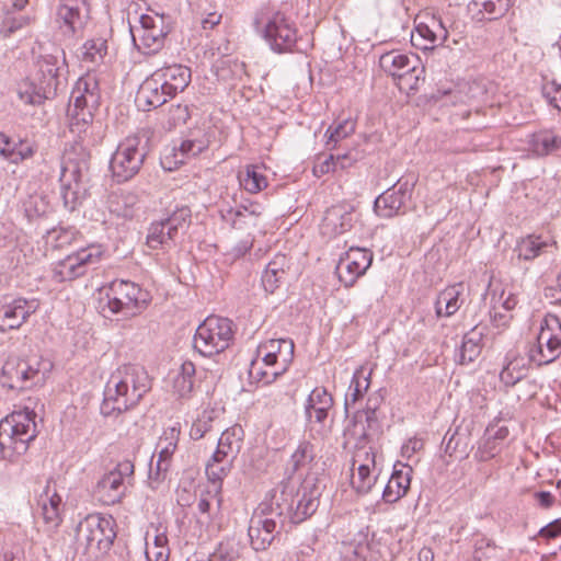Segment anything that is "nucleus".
I'll list each match as a JSON object with an SVG mask.
<instances>
[{
  "instance_id": "27",
  "label": "nucleus",
  "mask_w": 561,
  "mask_h": 561,
  "mask_svg": "<svg viewBox=\"0 0 561 561\" xmlns=\"http://www.w3.org/2000/svg\"><path fill=\"white\" fill-rule=\"evenodd\" d=\"M38 505L43 519L49 530H55L61 523L62 500L55 488L48 483L39 494Z\"/></svg>"
},
{
  "instance_id": "60",
  "label": "nucleus",
  "mask_w": 561,
  "mask_h": 561,
  "mask_svg": "<svg viewBox=\"0 0 561 561\" xmlns=\"http://www.w3.org/2000/svg\"><path fill=\"white\" fill-rule=\"evenodd\" d=\"M188 117L190 114L187 106H183L181 104L172 105L170 108L169 125L172 127L179 124H185Z\"/></svg>"
},
{
  "instance_id": "52",
  "label": "nucleus",
  "mask_w": 561,
  "mask_h": 561,
  "mask_svg": "<svg viewBox=\"0 0 561 561\" xmlns=\"http://www.w3.org/2000/svg\"><path fill=\"white\" fill-rule=\"evenodd\" d=\"M172 460L157 455L156 463L151 460L148 474V483L152 490H157L167 479Z\"/></svg>"
},
{
  "instance_id": "38",
  "label": "nucleus",
  "mask_w": 561,
  "mask_h": 561,
  "mask_svg": "<svg viewBox=\"0 0 561 561\" xmlns=\"http://www.w3.org/2000/svg\"><path fill=\"white\" fill-rule=\"evenodd\" d=\"M461 291L458 286H450L440 291L435 301L437 317H450L455 314L463 300L460 299Z\"/></svg>"
},
{
  "instance_id": "57",
  "label": "nucleus",
  "mask_w": 561,
  "mask_h": 561,
  "mask_svg": "<svg viewBox=\"0 0 561 561\" xmlns=\"http://www.w3.org/2000/svg\"><path fill=\"white\" fill-rule=\"evenodd\" d=\"M126 376L117 381L115 386H145V379L147 378L146 373L141 367L127 366L125 368Z\"/></svg>"
},
{
  "instance_id": "30",
  "label": "nucleus",
  "mask_w": 561,
  "mask_h": 561,
  "mask_svg": "<svg viewBox=\"0 0 561 561\" xmlns=\"http://www.w3.org/2000/svg\"><path fill=\"white\" fill-rule=\"evenodd\" d=\"M278 533L273 520L251 517L248 535L254 550L263 551L267 549Z\"/></svg>"
},
{
  "instance_id": "7",
  "label": "nucleus",
  "mask_w": 561,
  "mask_h": 561,
  "mask_svg": "<svg viewBox=\"0 0 561 561\" xmlns=\"http://www.w3.org/2000/svg\"><path fill=\"white\" fill-rule=\"evenodd\" d=\"M148 142L147 137L134 135L118 144L110 161V170L116 182H127L139 173L149 151Z\"/></svg>"
},
{
  "instance_id": "51",
  "label": "nucleus",
  "mask_w": 561,
  "mask_h": 561,
  "mask_svg": "<svg viewBox=\"0 0 561 561\" xmlns=\"http://www.w3.org/2000/svg\"><path fill=\"white\" fill-rule=\"evenodd\" d=\"M218 416L219 411L215 409L203 411V413L197 417L190 430L191 438L195 440L203 438L206 433L211 431L213 423L218 419Z\"/></svg>"
},
{
  "instance_id": "35",
  "label": "nucleus",
  "mask_w": 561,
  "mask_h": 561,
  "mask_svg": "<svg viewBox=\"0 0 561 561\" xmlns=\"http://www.w3.org/2000/svg\"><path fill=\"white\" fill-rule=\"evenodd\" d=\"M530 150L538 157L552 154L561 150V137L552 130H539L531 135Z\"/></svg>"
},
{
  "instance_id": "47",
  "label": "nucleus",
  "mask_w": 561,
  "mask_h": 561,
  "mask_svg": "<svg viewBox=\"0 0 561 561\" xmlns=\"http://www.w3.org/2000/svg\"><path fill=\"white\" fill-rule=\"evenodd\" d=\"M241 186L251 194H256L267 186L266 178L257 171L255 165H247L244 172L239 173Z\"/></svg>"
},
{
  "instance_id": "21",
  "label": "nucleus",
  "mask_w": 561,
  "mask_h": 561,
  "mask_svg": "<svg viewBox=\"0 0 561 561\" xmlns=\"http://www.w3.org/2000/svg\"><path fill=\"white\" fill-rule=\"evenodd\" d=\"M537 345L547 347V359H539V366L554 362L561 355V320L554 314H547L540 325Z\"/></svg>"
},
{
  "instance_id": "48",
  "label": "nucleus",
  "mask_w": 561,
  "mask_h": 561,
  "mask_svg": "<svg viewBox=\"0 0 561 561\" xmlns=\"http://www.w3.org/2000/svg\"><path fill=\"white\" fill-rule=\"evenodd\" d=\"M20 100L25 104L39 105L45 100L54 96L53 93H48V90L41 85L38 82H25L19 89Z\"/></svg>"
},
{
  "instance_id": "31",
  "label": "nucleus",
  "mask_w": 561,
  "mask_h": 561,
  "mask_svg": "<svg viewBox=\"0 0 561 561\" xmlns=\"http://www.w3.org/2000/svg\"><path fill=\"white\" fill-rule=\"evenodd\" d=\"M138 201L136 193L118 190L108 195L107 207L111 214L124 219H131L136 214Z\"/></svg>"
},
{
  "instance_id": "19",
  "label": "nucleus",
  "mask_w": 561,
  "mask_h": 561,
  "mask_svg": "<svg viewBox=\"0 0 561 561\" xmlns=\"http://www.w3.org/2000/svg\"><path fill=\"white\" fill-rule=\"evenodd\" d=\"M53 368L49 359H35L34 363H5L2 368L3 376H8L10 381H31L33 386H39L47 381V376Z\"/></svg>"
},
{
  "instance_id": "56",
  "label": "nucleus",
  "mask_w": 561,
  "mask_h": 561,
  "mask_svg": "<svg viewBox=\"0 0 561 561\" xmlns=\"http://www.w3.org/2000/svg\"><path fill=\"white\" fill-rule=\"evenodd\" d=\"M424 72L423 67H419L417 64L414 66V70L407 71L400 75L398 85L401 90L416 91L420 85V81H423L422 75Z\"/></svg>"
},
{
  "instance_id": "55",
  "label": "nucleus",
  "mask_w": 561,
  "mask_h": 561,
  "mask_svg": "<svg viewBox=\"0 0 561 561\" xmlns=\"http://www.w3.org/2000/svg\"><path fill=\"white\" fill-rule=\"evenodd\" d=\"M30 22H31V19L27 15H24V14L15 15L12 13H7V15L4 16V19L1 23L0 33L4 37H9L12 34H14L16 31L27 26L30 24Z\"/></svg>"
},
{
  "instance_id": "43",
  "label": "nucleus",
  "mask_w": 561,
  "mask_h": 561,
  "mask_svg": "<svg viewBox=\"0 0 561 561\" xmlns=\"http://www.w3.org/2000/svg\"><path fill=\"white\" fill-rule=\"evenodd\" d=\"M90 8H58V18L70 28L72 33L81 31L89 20Z\"/></svg>"
},
{
  "instance_id": "4",
  "label": "nucleus",
  "mask_w": 561,
  "mask_h": 561,
  "mask_svg": "<svg viewBox=\"0 0 561 561\" xmlns=\"http://www.w3.org/2000/svg\"><path fill=\"white\" fill-rule=\"evenodd\" d=\"M90 151L79 142L73 144L64 153L60 172V195L66 208L73 210L81 194V185L88 181L90 171Z\"/></svg>"
},
{
  "instance_id": "2",
  "label": "nucleus",
  "mask_w": 561,
  "mask_h": 561,
  "mask_svg": "<svg viewBox=\"0 0 561 561\" xmlns=\"http://www.w3.org/2000/svg\"><path fill=\"white\" fill-rule=\"evenodd\" d=\"M253 24L273 51H293L298 31L295 21L286 11L275 7H262L255 13Z\"/></svg>"
},
{
  "instance_id": "29",
  "label": "nucleus",
  "mask_w": 561,
  "mask_h": 561,
  "mask_svg": "<svg viewBox=\"0 0 561 561\" xmlns=\"http://www.w3.org/2000/svg\"><path fill=\"white\" fill-rule=\"evenodd\" d=\"M412 468L407 465L394 466V470L386 484L382 499L387 503H394L404 496L410 488Z\"/></svg>"
},
{
  "instance_id": "13",
  "label": "nucleus",
  "mask_w": 561,
  "mask_h": 561,
  "mask_svg": "<svg viewBox=\"0 0 561 561\" xmlns=\"http://www.w3.org/2000/svg\"><path fill=\"white\" fill-rule=\"evenodd\" d=\"M294 488L280 484L272 490L259 504L253 517L273 520L275 529L280 530L286 517L290 518Z\"/></svg>"
},
{
  "instance_id": "1",
  "label": "nucleus",
  "mask_w": 561,
  "mask_h": 561,
  "mask_svg": "<svg viewBox=\"0 0 561 561\" xmlns=\"http://www.w3.org/2000/svg\"><path fill=\"white\" fill-rule=\"evenodd\" d=\"M244 432L240 425H233L225 430L217 443V448L206 461L205 473L208 486L197 502V510L207 518L210 517L211 502L216 501L217 506L221 505L222 481L233 468L243 444Z\"/></svg>"
},
{
  "instance_id": "37",
  "label": "nucleus",
  "mask_w": 561,
  "mask_h": 561,
  "mask_svg": "<svg viewBox=\"0 0 561 561\" xmlns=\"http://www.w3.org/2000/svg\"><path fill=\"white\" fill-rule=\"evenodd\" d=\"M317 458V446L310 439L301 440L290 457L293 471H309Z\"/></svg>"
},
{
  "instance_id": "12",
  "label": "nucleus",
  "mask_w": 561,
  "mask_h": 561,
  "mask_svg": "<svg viewBox=\"0 0 561 561\" xmlns=\"http://www.w3.org/2000/svg\"><path fill=\"white\" fill-rule=\"evenodd\" d=\"M104 254L99 243H91L80 248L59 261L54 270V278L59 282L72 280L83 276L89 266L98 264Z\"/></svg>"
},
{
  "instance_id": "62",
  "label": "nucleus",
  "mask_w": 561,
  "mask_h": 561,
  "mask_svg": "<svg viewBox=\"0 0 561 561\" xmlns=\"http://www.w3.org/2000/svg\"><path fill=\"white\" fill-rule=\"evenodd\" d=\"M370 376L371 368L368 366H360L354 371L350 386H362L363 382H365L366 386H370Z\"/></svg>"
},
{
  "instance_id": "3",
  "label": "nucleus",
  "mask_w": 561,
  "mask_h": 561,
  "mask_svg": "<svg viewBox=\"0 0 561 561\" xmlns=\"http://www.w3.org/2000/svg\"><path fill=\"white\" fill-rule=\"evenodd\" d=\"M115 520L111 516L90 514L81 520L76 529L77 551L88 561L106 554L116 537Z\"/></svg>"
},
{
  "instance_id": "44",
  "label": "nucleus",
  "mask_w": 561,
  "mask_h": 561,
  "mask_svg": "<svg viewBox=\"0 0 561 561\" xmlns=\"http://www.w3.org/2000/svg\"><path fill=\"white\" fill-rule=\"evenodd\" d=\"M192 213L187 206L176 207L170 215L163 218V221L169 228V236L184 234L191 225Z\"/></svg>"
},
{
  "instance_id": "34",
  "label": "nucleus",
  "mask_w": 561,
  "mask_h": 561,
  "mask_svg": "<svg viewBox=\"0 0 561 561\" xmlns=\"http://www.w3.org/2000/svg\"><path fill=\"white\" fill-rule=\"evenodd\" d=\"M207 145L204 140L186 139L183 140L179 148H173V158L171 160L169 156H165L161 160V164L164 169L173 170L180 164H183L186 158L196 157L206 149Z\"/></svg>"
},
{
  "instance_id": "15",
  "label": "nucleus",
  "mask_w": 561,
  "mask_h": 561,
  "mask_svg": "<svg viewBox=\"0 0 561 561\" xmlns=\"http://www.w3.org/2000/svg\"><path fill=\"white\" fill-rule=\"evenodd\" d=\"M140 26L133 31L134 42L144 54H157L164 46L169 30L164 26L162 15L142 14L139 19Z\"/></svg>"
},
{
  "instance_id": "59",
  "label": "nucleus",
  "mask_w": 561,
  "mask_h": 561,
  "mask_svg": "<svg viewBox=\"0 0 561 561\" xmlns=\"http://www.w3.org/2000/svg\"><path fill=\"white\" fill-rule=\"evenodd\" d=\"M221 68H220V72L218 73V76H220L222 79H227L226 75H225V65H227L230 69H231V77L232 79H241L242 76L245 73V65L244 62H241V61H238L237 59L236 60H231V59H228V60H222L221 61Z\"/></svg>"
},
{
  "instance_id": "9",
  "label": "nucleus",
  "mask_w": 561,
  "mask_h": 561,
  "mask_svg": "<svg viewBox=\"0 0 561 561\" xmlns=\"http://www.w3.org/2000/svg\"><path fill=\"white\" fill-rule=\"evenodd\" d=\"M147 294L135 283L124 279L113 280L104 288V296L100 299V308L106 317L110 314L123 313L124 316L135 314L140 304L146 302Z\"/></svg>"
},
{
  "instance_id": "25",
  "label": "nucleus",
  "mask_w": 561,
  "mask_h": 561,
  "mask_svg": "<svg viewBox=\"0 0 561 561\" xmlns=\"http://www.w3.org/2000/svg\"><path fill=\"white\" fill-rule=\"evenodd\" d=\"M171 98L162 87L160 78L154 73L147 78L139 87L136 94V104L141 111H150L152 107L163 105Z\"/></svg>"
},
{
  "instance_id": "32",
  "label": "nucleus",
  "mask_w": 561,
  "mask_h": 561,
  "mask_svg": "<svg viewBox=\"0 0 561 561\" xmlns=\"http://www.w3.org/2000/svg\"><path fill=\"white\" fill-rule=\"evenodd\" d=\"M415 64H419L416 56L410 57L398 50L387 51L379 58L380 68L396 79L403 72L414 70Z\"/></svg>"
},
{
  "instance_id": "42",
  "label": "nucleus",
  "mask_w": 561,
  "mask_h": 561,
  "mask_svg": "<svg viewBox=\"0 0 561 561\" xmlns=\"http://www.w3.org/2000/svg\"><path fill=\"white\" fill-rule=\"evenodd\" d=\"M180 434H181L180 423H174V424L165 427L157 443V447H156L157 455L164 459L172 460L173 454L178 448Z\"/></svg>"
},
{
  "instance_id": "23",
  "label": "nucleus",
  "mask_w": 561,
  "mask_h": 561,
  "mask_svg": "<svg viewBox=\"0 0 561 561\" xmlns=\"http://www.w3.org/2000/svg\"><path fill=\"white\" fill-rule=\"evenodd\" d=\"M37 150L33 140L0 131V156L11 163L19 164L31 159Z\"/></svg>"
},
{
  "instance_id": "36",
  "label": "nucleus",
  "mask_w": 561,
  "mask_h": 561,
  "mask_svg": "<svg viewBox=\"0 0 561 561\" xmlns=\"http://www.w3.org/2000/svg\"><path fill=\"white\" fill-rule=\"evenodd\" d=\"M481 331L473 329L466 333L462 337L461 346L456 354V360L461 365L473 363L481 354Z\"/></svg>"
},
{
  "instance_id": "11",
  "label": "nucleus",
  "mask_w": 561,
  "mask_h": 561,
  "mask_svg": "<svg viewBox=\"0 0 561 561\" xmlns=\"http://www.w3.org/2000/svg\"><path fill=\"white\" fill-rule=\"evenodd\" d=\"M260 351H268L279 359L282 368L279 370H263V366L253 360L249 369L251 383H262L268 386L276 381L277 377L283 375L294 358L295 344L290 339H272L259 345Z\"/></svg>"
},
{
  "instance_id": "20",
  "label": "nucleus",
  "mask_w": 561,
  "mask_h": 561,
  "mask_svg": "<svg viewBox=\"0 0 561 561\" xmlns=\"http://www.w3.org/2000/svg\"><path fill=\"white\" fill-rule=\"evenodd\" d=\"M37 309L35 301L4 298L0 305V331L19 329Z\"/></svg>"
},
{
  "instance_id": "26",
  "label": "nucleus",
  "mask_w": 561,
  "mask_h": 561,
  "mask_svg": "<svg viewBox=\"0 0 561 561\" xmlns=\"http://www.w3.org/2000/svg\"><path fill=\"white\" fill-rule=\"evenodd\" d=\"M58 54L42 55L37 61L38 72L36 80L48 90V93L56 94L59 85V70L65 65L64 51Z\"/></svg>"
},
{
  "instance_id": "54",
  "label": "nucleus",
  "mask_w": 561,
  "mask_h": 561,
  "mask_svg": "<svg viewBox=\"0 0 561 561\" xmlns=\"http://www.w3.org/2000/svg\"><path fill=\"white\" fill-rule=\"evenodd\" d=\"M354 161H356V158H352L351 153L337 154L336 157L330 154L322 162L314 165L313 172L317 175L325 174L333 170V167H335L336 164H340L342 169H345L350 167Z\"/></svg>"
},
{
  "instance_id": "50",
  "label": "nucleus",
  "mask_w": 561,
  "mask_h": 561,
  "mask_svg": "<svg viewBox=\"0 0 561 561\" xmlns=\"http://www.w3.org/2000/svg\"><path fill=\"white\" fill-rule=\"evenodd\" d=\"M355 127V122L348 118L343 119L335 126H330L325 133V137L328 138L325 142L327 147L334 149L337 142L354 134Z\"/></svg>"
},
{
  "instance_id": "53",
  "label": "nucleus",
  "mask_w": 561,
  "mask_h": 561,
  "mask_svg": "<svg viewBox=\"0 0 561 561\" xmlns=\"http://www.w3.org/2000/svg\"><path fill=\"white\" fill-rule=\"evenodd\" d=\"M548 245L546 240L539 236H528L523 239L518 244V256L524 260H533L538 256L542 249Z\"/></svg>"
},
{
  "instance_id": "16",
  "label": "nucleus",
  "mask_w": 561,
  "mask_h": 561,
  "mask_svg": "<svg viewBox=\"0 0 561 561\" xmlns=\"http://www.w3.org/2000/svg\"><path fill=\"white\" fill-rule=\"evenodd\" d=\"M321 493V480L314 474H307L297 492V505L295 508L291 506L290 522L299 524L313 515L319 507Z\"/></svg>"
},
{
  "instance_id": "17",
  "label": "nucleus",
  "mask_w": 561,
  "mask_h": 561,
  "mask_svg": "<svg viewBox=\"0 0 561 561\" xmlns=\"http://www.w3.org/2000/svg\"><path fill=\"white\" fill-rule=\"evenodd\" d=\"M352 486L357 493H368L377 480L375 453L371 447H359L353 456Z\"/></svg>"
},
{
  "instance_id": "58",
  "label": "nucleus",
  "mask_w": 561,
  "mask_h": 561,
  "mask_svg": "<svg viewBox=\"0 0 561 561\" xmlns=\"http://www.w3.org/2000/svg\"><path fill=\"white\" fill-rule=\"evenodd\" d=\"M333 399L324 397V402H322V407H310L307 405V413L310 420L314 419L317 423H322L328 415V410L332 407Z\"/></svg>"
},
{
  "instance_id": "40",
  "label": "nucleus",
  "mask_w": 561,
  "mask_h": 561,
  "mask_svg": "<svg viewBox=\"0 0 561 561\" xmlns=\"http://www.w3.org/2000/svg\"><path fill=\"white\" fill-rule=\"evenodd\" d=\"M176 239L175 234L169 236V228L163 219L153 221L148 228L147 245L150 249H171Z\"/></svg>"
},
{
  "instance_id": "8",
  "label": "nucleus",
  "mask_w": 561,
  "mask_h": 561,
  "mask_svg": "<svg viewBox=\"0 0 561 561\" xmlns=\"http://www.w3.org/2000/svg\"><path fill=\"white\" fill-rule=\"evenodd\" d=\"M233 336L232 322L227 318L207 317L196 329L193 346L205 357L224 352Z\"/></svg>"
},
{
  "instance_id": "28",
  "label": "nucleus",
  "mask_w": 561,
  "mask_h": 561,
  "mask_svg": "<svg viewBox=\"0 0 561 561\" xmlns=\"http://www.w3.org/2000/svg\"><path fill=\"white\" fill-rule=\"evenodd\" d=\"M171 98L182 92L191 82V70L183 65H171L153 72Z\"/></svg>"
},
{
  "instance_id": "46",
  "label": "nucleus",
  "mask_w": 561,
  "mask_h": 561,
  "mask_svg": "<svg viewBox=\"0 0 561 561\" xmlns=\"http://www.w3.org/2000/svg\"><path fill=\"white\" fill-rule=\"evenodd\" d=\"M479 13L486 14L485 20H497L506 14L513 5V0H473Z\"/></svg>"
},
{
  "instance_id": "45",
  "label": "nucleus",
  "mask_w": 561,
  "mask_h": 561,
  "mask_svg": "<svg viewBox=\"0 0 561 561\" xmlns=\"http://www.w3.org/2000/svg\"><path fill=\"white\" fill-rule=\"evenodd\" d=\"M81 60L91 65H99L107 54V42L102 37L87 41L81 47Z\"/></svg>"
},
{
  "instance_id": "6",
  "label": "nucleus",
  "mask_w": 561,
  "mask_h": 561,
  "mask_svg": "<svg viewBox=\"0 0 561 561\" xmlns=\"http://www.w3.org/2000/svg\"><path fill=\"white\" fill-rule=\"evenodd\" d=\"M72 104L68 108L70 131L81 136L93 124L94 112L100 106L101 94L94 75L81 77L71 93Z\"/></svg>"
},
{
  "instance_id": "14",
  "label": "nucleus",
  "mask_w": 561,
  "mask_h": 561,
  "mask_svg": "<svg viewBox=\"0 0 561 561\" xmlns=\"http://www.w3.org/2000/svg\"><path fill=\"white\" fill-rule=\"evenodd\" d=\"M415 180L413 178L400 179L398 182L382 194H380L374 204L375 211L383 218L404 214L408 202L411 201Z\"/></svg>"
},
{
  "instance_id": "10",
  "label": "nucleus",
  "mask_w": 561,
  "mask_h": 561,
  "mask_svg": "<svg viewBox=\"0 0 561 561\" xmlns=\"http://www.w3.org/2000/svg\"><path fill=\"white\" fill-rule=\"evenodd\" d=\"M134 470L133 461L126 459L104 473L98 481L94 490L98 500L105 505L119 503L127 493L128 485L133 480Z\"/></svg>"
},
{
  "instance_id": "49",
  "label": "nucleus",
  "mask_w": 561,
  "mask_h": 561,
  "mask_svg": "<svg viewBox=\"0 0 561 561\" xmlns=\"http://www.w3.org/2000/svg\"><path fill=\"white\" fill-rule=\"evenodd\" d=\"M48 241H50L54 248L62 249L72 244H77L82 236L73 227L58 228L48 231Z\"/></svg>"
},
{
  "instance_id": "41",
  "label": "nucleus",
  "mask_w": 561,
  "mask_h": 561,
  "mask_svg": "<svg viewBox=\"0 0 561 561\" xmlns=\"http://www.w3.org/2000/svg\"><path fill=\"white\" fill-rule=\"evenodd\" d=\"M432 22L433 25L420 23L415 27L417 36L426 42V44L422 46L423 49H433L438 38L445 42L448 37V32L440 19L436 20L433 18Z\"/></svg>"
},
{
  "instance_id": "64",
  "label": "nucleus",
  "mask_w": 561,
  "mask_h": 561,
  "mask_svg": "<svg viewBox=\"0 0 561 561\" xmlns=\"http://www.w3.org/2000/svg\"><path fill=\"white\" fill-rule=\"evenodd\" d=\"M209 561H233L234 552L232 549L220 545L208 557Z\"/></svg>"
},
{
  "instance_id": "22",
  "label": "nucleus",
  "mask_w": 561,
  "mask_h": 561,
  "mask_svg": "<svg viewBox=\"0 0 561 561\" xmlns=\"http://www.w3.org/2000/svg\"><path fill=\"white\" fill-rule=\"evenodd\" d=\"M139 388H104L101 413L105 416L119 414L134 407L142 396Z\"/></svg>"
},
{
  "instance_id": "24",
  "label": "nucleus",
  "mask_w": 561,
  "mask_h": 561,
  "mask_svg": "<svg viewBox=\"0 0 561 561\" xmlns=\"http://www.w3.org/2000/svg\"><path fill=\"white\" fill-rule=\"evenodd\" d=\"M355 221L352 208L345 205H335L325 211L320 231L325 237H335L348 231Z\"/></svg>"
},
{
  "instance_id": "39",
  "label": "nucleus",
  "mask_w": 561,
  "mask_h": 561,
  "mask_svg": "<svg viewBox=\"0 0 561 561\" xmlns=\"http://www.w3.org/2000/svg\"><path fill=\"white\" fill-rule=\"evenodd\" d=\"M169 540L164 531L156 529L152 538L147 533L146 537V560L147 561H169L170 548Z\"/></svg>"
},
{
  "instance_id": "33",
  "label": "nucleus",
  "mask_w": 561,
  "mask_h": 561,
  "mask_svg": "<svg viewBox=\"0 0 561 561\" xmlns=\"http://www.w3.org/2000/svg\"><path fill=\"white\" fill-rule=\"evenodd\" d=\"M289 266V261L285 254H276L271 260L262 275V285L265 291L273 294L283 280L286 268Z\"/></svg>"
},
{
  "instance_id": "63",
  "label": "nucleus",
  "mask_w": 561,
  "mask_h": 561,
  "mask_svg": "<svg viewBox=\"0 0 561 561\" xmlns=\"http://www.w3.org/2000/svg\"><path fill=\"white\" fill-rule=\"evenodd\" d=\"M515 365L511 363L507 365L501 373L500 378L504 386H515L517 382H519L523 378L522 371H518L517 375H513V371L515 370Z\"/></svg>"
},
{
  "instance_id": "18",
  "label": "nucleus",
  "mask_w": 561,
  "mask_h": 561,
  "mask_svg": "<svg viewBox=\"0 0 561 561\" xmlns=\"http://www.w3.org/2000/svg\"><path fill=\"white\" fill-rule=\"evenodd\" d=\"M373 253L363 248H351L336 265V274L345 287H351L371 265Z\"/></svg>"
},
{
  "instance_id": "61",
  "label": "nucleus",
  "mask_w": 561,
  "mask_h": 561,
  "mask_svg": "<svg viewBox=\"0 0 561 561\" xmlns=\"http://www.w3.org/2000/svg\"><path fill=\"white\" fill-rule=\"evenodd\" d=\"M368 388H348V391L345 393V408L356 409V404L364 398Z\"/></svg>"
},
{
  "instance_id": "5",
  "label": "nucleus",
  "mask_w": 561,
  "mask_h": 561,
  "mask_svg": "<svg viewBox=\"0 0 561 561\" xmlns=\"http://www.w3.org/2000/svg\"><path fill=\"white\" fill-rule=\"evenodd\" d=\"M35 413L27 408L14 411L0 421V455L12 460L28 449L36 435Z\"/></svg>"
}]
</instances>
